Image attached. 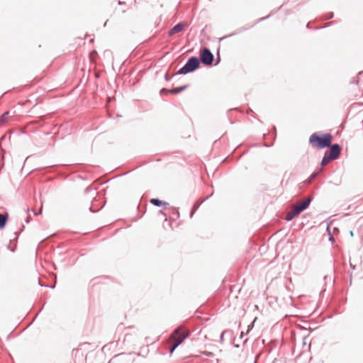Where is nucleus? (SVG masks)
<instances>
[{
  "label": "nucleus",
  "instance_id": "9b49d317",
  "mask_svg": "<svg viewBox=\"0 0 363 363\" xmlns=\"http://www.w3.org/2000/svg\"><path fill=\"white\" fill-rule=\"evenodd\" d=\"M9 112H5L1 117H0V125H4L8 119Z\"/></svg>",
  "mask_w": 363,
  "mask_h": 363
},
{
  "label": "nucleus",
  "instance_id": "1a4fd4ad",
  "mask_svg": "<svg viewBox=\"0 0 363 363\" xmlns=\"http://www.w3.org/2000/svg\"><path fill=\"white\" fill-rule=\"evenodd\" d=\"M150 201L152 204L157 206L168 205V203L167 202L160 201L157 199H150Z\"/></svg>",
  "mask_w": 363,
  "mask_h": 363
},
{
  "label": "nucleus",
  "instance_id": "ddd939ff",
  "mask_svg": "<svg viewBox=\"0 0 363 363\" xmlns=\"http://www.w3.org/2000/svg\"><path fill=\"white\" fill-rule=\"evenodd\" d=\"M43 201H41V205H40V208L38 211V213H35V215H39V214H41L42 213V211H43Z\"/></svg>",
  "mask_w": 363,
  "mask_h": 363
},
{
  "label": "nucleus",
  "instance_id": "9d476101",
  "mask_svg": "<svg viewBox=\"0 0 363 363\" xmlns=\"http://www.w3.org/2000/svg\"><path fill=\"white\" fill-rule=\"evenodd\" d=\"M7 219V214H0V228H3L5 226Z\"/></svg>",
  "mask_w": 363,
  "mask_h": 363
},
{
  "label": "nucleus",
  "instance_id": "39448f33",
  "mask_svg": "<svg viewBox=\"0 0 363 363\" xmlns=\"http://www.w3.org/2000/svg\"><path fill=\"white\" fill-rule=\"evenodd\" d=\"M201 60L202 63L210 65L213 60V55L208 48H204L201 51Z\"/></svg>",
  "mask_w": 363,
  "mask_h": 363
},
{
  "label": "nucleus",
  "instance_id": "7ed1b4c3",
  "mask_svg": "<svg viewBox=\"0 0 363 363\" xmlns=\"http://www.w3.org/2000/svg\"><path fill=\"white\" fill-rule=\"evenodd\" d=\"M310 202L311 199L308 198L307 199L298 202L294 206H293L291 209L286 213V220L289 221L291 220L295 217H296L301 212H302L303 211L308 208V206L310 204Z\"/></svg>",
  "mask_w": 363,
  "mask_h": 363
},
{
  "label": "nucleus",
  "instance_id": "f8f14e48",
  "mask_svg": "<svg viewBox=\"0 0 363 363\" xmlns=\"http://www.w3.org/2000/svg\"><path fill=\"white\" fill-rule=\"evenodd\" d=\"M330 160H333L326 153L321 162L323 166L326 165Z\"/></svg>",
  "mask_w": 363,
  "mask_h": 363
},
{
  "label": "nucleus",
  "instance_id": "6e6552de",
  "mask_svg": "<svg viewBox=\"0 0 363 363\" xmlns=\"http://www.w3.org/2000/svg\"><path fill=\"white\" fill-rule=\"evenodd\" d=\"M186 88V86H183L172 89L170 90H166V89H163L161 91V93H164V92L167 93L168 92V93H171L173 94H177L180 93L181 91H184Z\"/></svg>",
  "mask_w": 363,
  "mask_h": 363
},
{
  "label": "nucleus",
  "instance_id": "20e7f679",
  "mask_svg": "<svg viewBox=\"0 0 363 363\" xmlns=\"http://www.w3.org/2000/svg\"><path fill=\"white\" fill-rule=\"evenodd\" d=\"M199 64L200 62L197 57H191L186 64L179 70L178 73L182 74L192 72L199 66Z\"/></svg>",
  "mask_w": 363,
  "mask_h": 363
},
{
  "label": "nucleus",
  "instance_id": "f03ea898",
  "mask_svg": "<svg viewBox=\"0 0 363 363\" xmlns=\"http://www.w3.org/2000/svg\"><path fill=\"white\" fill-rule=\"evenodd\" d=\"M189 336V330L184 328H178L169 337V344L172 345L169 352L172 353L174 350Z\"/></svg>",
  "mask_w": 363,
  "mask_h": 363
},
{
  "label": "nucleus",
  "instance_id": "423d86ee",
  "mask_svg": "<svg viewBox=\"0 0 363 363\" xmlns=\"http://www.w3.org/2000/svg\"><path fill=\"white\" fill-rule=\"evenodd\" d=\"M340 147L337 144H335L330 147L329 151L325 153L332 159L335 160L338 157L340 154Z\"/></svg>",
  "mask_w": 363,
  "mask_h": 363
},
{
  "label": "nucleus",
  "instance_id": "0eeeda50",
  "mask_svg": "<svg viewBox=\"0 0 363 363\" xmlns=\"http://www.w3.org/2000/svg\"><path fill=\"white\" fill-rule=\"evenodd\" d=\"M188 25L185 23H179L174 26L169 31V35H173L176 33L182 32L185 28H186Z\"/></svg>",
  "mask_w": 363,
  "mask_h": 363
},
{
  "label": "nucleus",
  "instance_id": "f257e3e1",
  "mask_svg": "<svg viewBox=\"0 0 363 363\" xmlns=\"http://www.w3.org/2000/svg\"><path fill=\"white\" fill-rule=\"evenodd\" d=\"M333 136L330 133H313L309 138V143L315 148L323 149L331 146Z\"/></svg>",
  "mask_w": 363,
  "mask_h": 363
},
{
  "label": "nucleus",
  "instance_id": "4468645a",
  "mask_svg": "<svg viewBox=\"0 0 363 363\" xmlns=\"http://www.w3.org/2000/svg\"><path fill=\"white\" fill-rule=\"evenodd\" d=\"M95 54H96V51H93V52H91V53L90 54L91 57H93V55H95Z\"/></svg>",
  "mask_w": 363,
  "mask_h": 363
}]
</instances>
